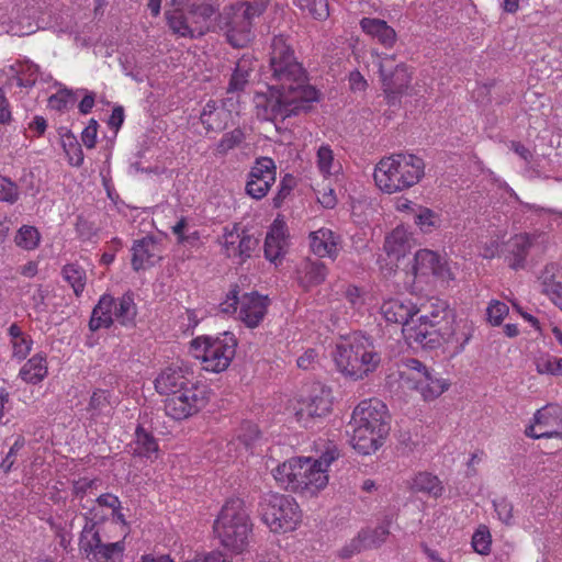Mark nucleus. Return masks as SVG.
I'll list each match as a JSON object with an SVG mask.
<instances>
[{
	"mask_svg": "<svg viewBox=\"0 0 562 562\" xmlns=\"http://www.w3.org/2000/svg\"><path fill=\"white\" fill-rule=\"evenodd\" d=\"M269 67L276 83L270 87L269 94L257 97V105L262 108L263 117L284 120L306 112L310 103L317 99V91L306 83L305 71L282 35L272 40Z\"/></svg>",
	"mask_w": 562,
	"mask_h": 562,
	"instance_id": "obj_1",
	"label": "nucleus"
},
{
	"mask_svg": "<svg viewBox=\"0 0 562 562\" xmlns=\"http://www.w3.org/2000/svg\"><path fill=\"white\" fill-rule=\"evenodd\" d=\"M425 173V164L413 154H393L382 158L374 169V181L385 193H395L417 184Z\"/></svg>",
	"mask_w": 562,
	"mask_h": 562,
	"instance_id": "obj_2",
	"label": "nucleus"
},
{
	"mask_svg": "<svg viewBox=\"0 0 562 562\" xmlns=\"http://www.w3.org/2000/svg\"><path fill=\"white\" fill-rule=\"evenodd\" d=\"M213 528L223 547L235 553L243 552L249 543L252 531L244 501L240 498L228 499L223 505Z\"/></svg>",
	"mask_w": 562,
	"mask_h": 562,
	"instance_id": "obj_3",
	"label": "nucleus"
},
{
	"mask_svg": "<svg viewBox=\"0 0 562 562\" xmlns=\"http://www.w3.org/2000/svg\"><path fill=\"white\" fill-rule=\"evenodd\" d=\"M334 361L340 372L359 380L376 369L381 357L370 337L355 334L348 342L336 346Z\"/></svg>",
	"mask_w": 562,
	"mask_h": 562,
	"instance_id": "obj_4",
	"label": "nucleus"
},
{
	"mask_svg": "<svg viewBox=\"0 0 562 562\" xmlns=\"http://www.w3.org/2000/svg\"><path fill=\"white\" fill-rule=\"evenodd\" d=\"M273 477L284 490L313 496L328 483L324 469L312 458H292L273 470Z\"/></svg>",
	"mask_w": 562,
	"mask_h": 562,
	"instance_id": "obj_5",
	"label": "nucleus"
},
{
	"mask_svg": "<svg viewBox=\"0 0 562 562\" xmlns=\"http://www.w3.org/2000/svg\"><path fill=\"white\" fill-rule=\"evenodd\" d=\"M262 14V5L244 1L218 13L216 26L225 31L228 43L234 47H245L252 38V20Z\"/></svg>",
	"mask_w": 562,
	"mask_h": 562,
	"instance_id": "obj_6",
	"label": "nucleus"
},
{
	"mask_svg": "<svg viewBox=\"0 0 562 562\" xmlns=\"http://www.w3.org/2000/svg\"><path fill=\"white\" fill-rule=\"evenodd\" d=\"M237 339L232 333L218 336H202L192 340L191 348L196 359H201L202 368L210 372L226 370L235 357Z\"/></svg>",
	"mask_w": 562,
	"mask_h": 562,
	"instance_id": "obj_7",
	"label": "nucleus"
},
{
	"mask_svg": "<svg viewBox=\"0 0 562 562\" xmlns=\"http://www.w3.org/2000/svg\"><path fill=\"white\" fill-rule=\"evenodd\" d=\"M262 521L273 532H286L295 529L301 520V510L295 499L279 493H266L259 502Z\"/></svg>",
	"mask_w": 562,
	"mask_h": 562,
	"instance_id": "obj_8",
	"label": "nucleus"
},
{
	"mask_svg": "<svg viewBox=\"0 0 562 562\" xmlns=\"http://www.w3.org/2000/svg\"><path fill=\"white\" fill-rule=\"evenodd\" d=\"M269 306V299L258 292L244 293L238 296V286L235 285L220 304L225 314H237L247 327L256 328L263 321Z\"/></svg>",
	"mask_w": 562,
	"mask_h": 562,
	"instance_id": "obj_9",
	"label": "nucleus"
},
{
	"mask_svg": "<svg viewBox=\"0 0 562 562\" xmlns=\"http://www.w3.org/2000/svg\"><path fill=\"white\" fill-rule=\"evenodd\" d=\"M125 546L123 541L108 542L99 525L87 520L79 538V551L90 562H121Z\"/></svg>",
	"mask_w": 562,
	"mask_h": 562,
	"instance_id": "obj_10",
	"label": "nucleus"
},
{
	"mask_svg": "<svg viewBox=\"0 0 562 562\" xmlns=\"http://www.w3.org/2000/svg\"><path fill=\"white\" fill-rule=\"evenodd\" d=\"M400 375L404 385L418 391L426 401L438 397L447 389L445 380L435 376L415 358L403 360Z\"/></svg>",
	"mask_w": 562,
	"mask_h": 562,
	"instance_id": "obj_11",
	"label": "nucleus"
},
{
	"mask_svg": "<svg viewBox=\"0 0 562 562\" xmlns=\"http://www.w3.org/2000/svg\"><path fill=\"white\" fill-rule=\"evenodd\" d=\"M210 391L205 384L191 382L180 392L165 400V412L173 419H186L206 406Z\"/></svg>",
	"mask_w": 562,
	"mask_h": 562,
	"instance_id": "obj_12",
	"label": "nucleus"
},
{
	"mask_svg": "<svg viewBox=\"0 0 562 562\" xmlns=\"http://www.w3.org/2000/svg\"><path fill=\"white\" fill-rule=\"evenodd\" d=\"M376 65L382 81L383 91L386 94L387 102L395 104L398 95L408 87L411 75L404 63L393 65L395 55L375 54Z\"/></svg>",
	"mask_w": 562,
	"mask_h": 562,
	"instance_id": "obj_13",
	"label": "nucleus"
},
{
	"mask_svg": "<svg viewBox=\"0 0 562 562\" xmlns=\"http://www.w3.org/2000/svg\"><path fill=\"white\" fill-rule=\"evenodd\" d=\"M526 436L540 438H562V406L548 404L533 415V424L525 430Z\"/></svg>",
	"mask_w": 562,
	"mask_h": 562,
	"instance_id": "obj_14",
	"label": "nucleus"
},
{
	"mask_svg": "<svg viewBox=\"0 0 562 562\" xmlns=\"http://www.w3.org/2000/svg\"><path fill=\"white\" fill-rule=\"evenodd\" d=\"M276 169L272 158H257L248 173L246 193L256 200L265 198L276 181Z\"/></svg>",
	"mask_w": 562,
	"mask_h": 562,
	"instance_id": "obj_15",
	"label": "nucleus"
},
{
	"mask_svg": "<svg viewBox=\"0 0 562 562\" xmlns=\"http://www.w3.org/2000/svg\"><path fill=\"white\" fill-rule=\"evenodd\" d=\"M386 406L376 398L364 400L353 409L351 423L366 425L373 430L389 434Z\"/></svg>",
	"mask_w": 562,
	"mask_h": 562,
	"instance_id": "obj_16",
	"label": "nucleus"
},
{
	"mask_svg": "<svg viewBox=\"0 0 562 562\" xmlns=\"http://www.w3.org/2000/svg\"><path fill=\"white\" fill-rule=\"evenodd\" d=\"M413 270L415 274L429 276L432 274L442 281L454 279V274L448 261L428 249H420L415 254Z\"/></svg>",
	"mask_w": 562,
	"mask_h": 562,
	"instance_id": "obj_17",
	"label": "nucleus"
},
{
	"mask_svg": "<svg viewBox=\"0 0 562 562\" xmlns=\"http://www.w3.org/2000/svg\"><path fill=\"white\" fill-rule=\"evenodd\" d=\"M351 428L350 445L361 454L375 452L383 443L387 434L381 432V429L373 430L366 425L349 423Z\"/></svg>",
	"mask_w": 562,
	"mask_h": 562,
	"instance_id": "obj_18",
	"label": "nucleus"
},
{
	"mask_svg": "<svg viewBox=\"0 0 562 562\" xmlns=\"http://www.w3.org/2000/svg\"><path fill=\"white\" fill-rule=\"evenodd\" d=\"M173 8L166 11V20L173 34L180 37L195 38L205 35V32L195 30L193 21H196L192 14L184 10V5L173 3Z\"/></svg>",
	"mask_w": 562,
	"mask_h": 562,
	"instance_id": "obj_19",
	"label": "nucleus"
},
{
	"mask_svg": "<svg viewBox=\"0 0 562 562\" xmlns=\"http://www.w3.org/2000/svg\"><path fill=\"white\" fill-rule=\"evenodd\" d=\"M418 308L409 300L390 299L381 305V314L387 323L402 326L405 335V328L412 327L409 321L416 315Z\"/></svg>",
	"mask_w": 562,
	"mask_h": 562,
	"instance_id": "obj_20",
	"label": "nucleus"
},
{
	"mask_svg": "<svg viewBox=\"0 0 562 562\" xmlns=\"http://www.w3.org/2000/svg\"><path fill=\"white\" fill-rule=\"evenodd\" d=\"M173 3L184 5V10L192 14L196 21H193L195 30L207 33L210 20L220 10L218 0H172Z\"/></svg>",
	"mask_w": 562,
	"mask_h": 562,
	"instance_id": "obj_21",
	"label": "nucleus"
},
{
	"mask_svg": "<svg viewBox=\"0 0 562 562\" xmlns=\"http://www.w3.org/2000/svg\"><path fill=\"white\" fill-rule=\"evenodd\" d=\"M132 251V267L135 271L153 267L161 259L160 245L153 237L135 240Z\"/></svg>",
	"mask_w": 562,
	"mask_h": 562,
	"instance_id": "obj_22",
	"label": "nucleus"
},
{
	"mask_svg": "<svg viewBox=\"0 0 562 562\" xmlns=\"http://www.w3.org/2000/svg\"><path fill=\"white\" fill-rule=\"evenodd\" d=\"M533 236L525 233L517 234L505 243V260L512 269L518 270L525 268L526 259L533 245Z\"/></svg>",
	"mask_w": 562,
	"mask_h": 562,
	"instance_id": "obj_23",
	"label": "nucleus"
},
{
	"mask_svg": "<svg viewBox=\"0 0 562 562\" xmlns=\"http://www.w3.org/2000/svg\"><path fill=\"white\" fill-rule=\"evenodd\" d=\"M188 371L181 367H168L156 378L155 389L159 394L171 397L192 381L187 376Z\"/></svg>",
	"mask_w": 562,
	"mask_h": 562,
	"instance_id": "obj_24",
	"label": "nucleus"
},
{
	"mask_svg": "<svg viewBox=\"0 0 562 562\" xmlns=\"http://www.w3.org/2000/svg\"><path fill=\"white\" fill-rule=\"evenodd\" d=\"M438 321H423L419 318L417 325L405 328V337L424 348L439 347Z\"/></svg>",
	"mask_w": 562,
	"mask_h": 562,
	"instance_id": "obj_25",
	"label": "nucleus"
},
{
	"mask_svg": "<svg viewBox=\"0 0 562 562\" xmlns=\"http://www.w3.org/2000/svg\"><path fill=\"white\" fill-rule=\"evenodd\" d=\"M286 226L284 222L274 220L265 239V257L273 262L284 256L286 250Z\"/></svg>",
	"mask_w": 562,
	"mask_h": 562,
	"instance_id": "obj_26",
	"label": "nucleus"
},
{
	"mask_svg": "<svg viewBox=\"0 0 562 562\" xmlns=\"http://www.w3.org/2000/svg\"><path fill=\"white\" fill-rule=\"evenodd\" d=\"M414 246L413 235L404 226H397L385 237L383 249L389 257L398 260L405 257Z\"/></svg>",
	"mask_w": 562,
	"mask_h": 562,
	"instance_id": "obj_27",
	"label": "nucleus"
},
{
	"mask_svg": "<svg viewBox=\"0 0 562 562\" xmlns=\"http://www.w3.org/2000/svg\"><path fill=\"white\" fill-rule=\"evenodd\" d=\"M361 30L372 38H375L386 48L396 43V32L386 21L376 18H363L360 20Z\"/></svg>",
	"mask_w": 562,
	"mask_h": 562,
	"instance_id": "obj_28",
	"label": "nucleus"
},
{
	"mask_svg": "<svg viewBox=\"0 0 562 562\" xmlns=\"http://www.w3.org/2000/svg\"><path fill=\"white\" fill-rule=\"evenodd\" d=\"M327 272L326 265L321 260L305 259L297 267V281L302 288L308 290L323 283Z\"/></svg>",
	"mask_w": 562,
	"mask_h": 562,
	"instance_id": "obj_29",
	"label": "nucleus"
},
{
	"mask_svg": "<svg viewBox=\"0 0 562 562\" xmlns=\"http://www.w3.org/2000/svg\"><path fill=\"white\" fill-rule=\"evenodd\" d=\"M310 247L318 257L335 258L338 254V236L329 228H319L310 234Z\"/></svg>",
	"mask_w": 562,
	"mask_h": 562,
	"instance_id": "obj_30",
	"label": "nucleus"
},
{
	"mask_svg": "<svg viewBox=\"0 0 562 562\" xmlns=\"http://www.w3.org/2000/svg\"><path fill=\"white\" fill-rule=\"evenodd\" d=\"M330 392L321 387L318 392L313 394L310 400L304 404V407L296 412L299 420L304 417H323L326 416L331 409Z\"/></svg>",
	"mask_w": 562,
	"mask_h": 562,
	"instance_id": "obj_31",
	"label": "nucleus"
},
{
	"mask_svg": "<svg viewBox=\"0 0 562 562\" xmlns=\"http://www.w3.org/2000/svg\"><path fill=\"white\" fill-rule=\"evenodd\" d=\"M48 374L46 356L44 353H35L20 369L19 378L29 384L41 383Z\"/></svg>",
	"mask_w": 562,
	"mask_h": 562,
	"instance_id": "obj_32",
	"label": "nucleus"
},
{
	"mask_svg": "<svg viewBox=\"0 0 562 562\" xmlns=\"http://www.w3.org/2000/svg\"><path fill=\"white\" fill-rule=\"evenodd\" d=\"M113 305L114 297L111 295L101 296L89 321L90 330L97 331L100 328H109L113 324Z\"/></svg>",
	"mask_w": 562,
	"mask_h": 562,
	"instance_id": "obj_33",
	"label": "nucleus"
},
{
	"mask_svg": "<svg viewBox=\"0 0 562 562\" xmlns=\"http://www.w3.org/2000/svg\"><path fill=\"white\" fill-rule=\"evenodd\" d=\"M133 453L138 457L151 459L157 457L158 442L151 432L147 431L142 426L135 429V439L131 443Z\"/></svg>",
	"mask_w": 562,
	"mask_h": 562,
	"instance_id": "obj_34",
	"label": "nucleus"
},
{
	"mask_svg": "<svg viewBox=\"0 0 562 562\" xmlns=\"http://www.w3.org/2000/svg\"><path fill=\"white\" fill-rule=\"evenodd\" d=\"M113 317L122 325L134 323L137 308L134 303V295L131 292L123 294L119 300L114 299Z\"/></svg>",
	"mask_w": 562,
	"mask_h": 562,
	"instance_id": "obj_35",
	"label": "nucleus"
},
{
	"mask_svg": "<svg viewBox=\"0 0 562 562\" xmlns=\"http://www.w3.org/2000/svg\"><path fill=\"white\" fill-rule=\"evenodd\" d=\"M473 324L467 319L456 321L448 346L453 353L461 352L473 336Z\"/></svg>",
	"mask_w": 562,
	"mask_h": 562,
	"instance_id": "obj_36",
	"label": "nucleus"
},
{
	"mask_svg": "<svg viewBox=\"0 0 562 562\" xmlns=\"http://www.w3.org/2000/svg\"><path fill=\"white\" fill-rule=\"evenodd\" d=\"M412 490L437 498L442 495L443 486L436 475L428 472H420L414 477Z\"/></svg>",
	"mask_w": 562,
	"mask_h": 562,
	"instance_id": "obj_37",
	"label": "nucleus"
},
{
	"mask_svg": "<svg viewBox=\"0 0 562 562\" xmlns=\"http://www.w3.org/2000/svg\"><path fill=\"white\" fill-rule=\"evenodd\" d=\"M224 115V110L217 105L216 101L210 100L203 106L200 120L206 131H220L223 128Z\"/></svg>",
	"mask_w": 562,
	"mask_h": 562,
	"instance_id": "obj_38",
	"label": "nucleus"
},
{
	"mask_svg": "<svg viewBox=\"0 0 562 562\" xmlns=\"http://www.w3.org/2000/svg\"><path fill=\"white\" fill-rule=\"evenodd\" d=\"M251 68V60L248 58H241L237 61L234 72L231 77L227 92L243 91L249 81Z\"/></svg>",
	"mask_w": 562,
	"mask_h": 562,
	"instance_id": "obj_39",
	"label": "nucleus"
},
{
	"mask_svg": "<svg viewBox=\"0 0 562 562\" xmlns=\"http://www.w3.org/2000/svg\"><path fill=\"white\" fill-rule=\"evenodd\" d=\"M392 519L386 517L379 526L375 528H367L362 529L360 532L364 536L363 540L368 549L379 548L382 546L389 535H390V526Z\"/></svg>",
	"mask_w": 562,
	"mask_h": 562,
	"instance_id": "obj_40",
	"label": "nucleus"
},
{
	"mask_svg": "<svg viewBox=\"0 0 562 562\" xmlns=\"http://www.w3.org/2000/svg\"><path fill=\"white\" fill-rule=\"evenodd\" d=\"M293 4L317 21H324L329 16L328 0H293Z\"/></svg>",
	"mask_w": 562,
	"mask_h": 562,
	"instance_id": "obj_41",
	"label": "nucleus"
},
{
	"mask_svg": "<svg viewBox=\"0 0 562 562\" xmlns=\"http://www.w3.org/2000/svg\"><path fill=\"white\" fill-rule=\"evenodd\" d=\"M61 146L71 166L80 167L83 162V151L77 137L71 132L61 135Z\"/></svg>",
	"mask_w": 562,
	"mask_h": 562,
	"instance_id": "obj_42",
	"label": "nucleus"
},
{
	"mask_svg": "<svg viewBox=\"0 0 562 562\" xmlns=\"http://www.w3.org/2000/svg\"><path fill=\"white\" fill-rule=\"evenodd\" d=\"M536 371L539 374L562 376V358L550 353H541L535 358Z\"/></svg>",
	"mask_w": 562,
	"mask_h": 562,
	"instance_id": "obj_43",
	"label": "nucleus"
},
{
	"mask_svg": "<svg viewBox=\"0 0 562 562\" xmlns=\"http://www.w3.org/2000/svg\"><path fill=\"white\" fill-rule=\"evenodd\" d=\"M64 279L71 285L76 296H80L86 286V271L76 263H68L63 268Z\"/></svg>",
	"mask_w": 562,
	"mask_h": 562,
	"instance_id": "obj_44",
	"label": "nucleus"
},
{
	"mask_svg": "<svg viewBox=\"0 0 562 562\" xmlns=\"http://www.w3.org/2000/svg\"><path fill=\"white\" fill-rule=\"evenodd\" d=\"M117 404V398L105 390H97L92 393L89 402V409L93 414H106Z\"/></svg>",
	"mask_w": 562,
	"mask_h": 562,
	"instance_id": "obj_45",
	"label": "nucleus"
},
{
	"mask_svg": "<svg viewBox=\"0 0 562 562\" xmlns=\"http://www.w3.org/2000/svg\"><path fill=\"white\" fill-rule=\"evenodd\" d=\"M14 241L18 247L25 250H34L41 241V234L36 227L23 225L18 231Z\"/></svg>",
	"mask_w": 562,
	"mask_h": 562,
	"instance_id": "obj_46",
	"label": "nucleus"
},
{
	"mask_svg": "<svg viewBox=\"0 0 562 562\" xmlns=\"http://www.w3.org/2000/svg\"><path fill=\"white\" fill-rule=\"evenodd\" d=\"M76 102V95L71 90L66 88L58 90L55 94L48 99V105L50 109L57 111H65L72 106Z\"/></svg>",
	"mask_w": 562,
	"mask_h": 562,
	"instance_id": "obj_47",
	"label": "nucleus"
},
{
	"mask_svg": "<svg viewBox=\"0 0 562 562\" xmlns=\"http://www.w3.org/2000/svg\"><path fill=\"white\" fill-rule=\"evenodd\" d=\"M20 199L18 184L10 178L0 175V201L14 204Z\"/></svg>",
	"mask_w": 562,
	"mask_h": 562,
	"instance_id": "obj_48",
	"label": "nucleus"
},
{
	"mask_svg": "<svg viewBox=\"0 0 562 562\" xmlns=\"http://www.w3.org/2000/svg\"><path fill=\"white\" fill-rule=\"evenodd\" d=\"M508 312L509 308L504 302L492 300L486 308V319L492 326H498Z\"/></svg>",
	"mask_w": 562,
	"mask_h": 562,
	"instance_id": "obj_49",
	"label": "nucleus"
},
{
	"mask_svg": "<svg viewBox=\"0 0 562 562\" xmlns=\"http://www.w3.org/2000/svg\"><path fill=\"white\" fill-rule=\"evenodd\" d=\"M244 140V133L239 128L225 133L216 146V151L225 155L228 150L235 148Z\"/></svg>",
	"mask_w": 562,
	"mask_h": 562,
	"instance_id": "obj_50",
	"label": "nucleus"
},
{
	"mask_svg": "<svg viewBox=\"0 0 562 562\" xmlns=\"http://www.w3.org/2000/svg\"><path fill=\"white\" fill-rule=\"evenodd\" d=\"M419 212L415 216V224L424 233L431 232L437 226L438 216L428 207L419 206Z\"/></svg>",
	"mask_w": 562,
	"mask_h": 562,
	"instance_id": "obj_51",
	"label": "nucleus"
},
{
	"mask_svg": "<svg viewBox=\"0 0 562 562\" xmlns=\"http://www.w3.org/2000/svg\"><path fill=\"white\" fill-rule=\"evenodd\" d=\"M317 167L324 176L334 173V153L328 145H322L317 150Z\"/></svg>",
	"mask_w": 562,
	"mask_h": 562,
	"instance_id": "obj_52",
	"label": "nucleus"
},
{
	"mask_svg": "<svg viewBox=\"0 0 562 562\" xmlns=\"http://www.w3.org/2000/svg\"><path fill=\"white\" fill-rule=\"evenodd\" d=\"M472 547L480 554H487L491 550V533L486 527H480L472 537Z\"/></svg>",
	"mask_w": 562,
	"mask_h": 562,
	"instance_id": "obj_53",
	"label": "nucleus"
},
{
	"mask_svg": "<svg viewBox=\"0 0 562 562\" xmlns=\"http://www.w3.org/2000/svg\"><path fill=\"white\" fill-rule=\"evenodd\" d=\"M493 505L498 519L506 526H512L514 524L513 504L506 498L502 497L495 499Z\"/></svg>",
	"mask_w": 562,
	"mask_h": 562,
	"instance_id": "obj_54",
	"label": "nucleus"
},
{
	"mask_svg": "<svg viewBox=\"0 0 562 562\" xmlns=\"http://www.w3.org/2000/svg\"><path fill=\"white\" fill-rule=\"evenodd\" d=\"M238 239L239 232L236 226L232 231H225L223 234L221 243L227 257H238Z\"/></svg>",
	"mask_w": 562,
	"mask_h": 562,
	"instance_id": "obj_55",
	"label": "nucleus"
},
{
	"mask_svg": "<svg viewBox=\"0 0 562 562\" xmlns=\"http://www.w3.org/2000/svg\"><path fill=\"white\" fill-rule=\"evenodd\" d=\"M258 240L249 234H246L244 231L239 233L238 239V258L240 262H244L247 258L251 256V252L257 247Z\"/></svg>",
	"mask_w": 562,
	"mask_h": 562,
	"instance_id": "obj_56",
	"label": "nucleus"
},
{
	"mask_svg": "<svg viewBox=\"0 0 562 562\" xmlns=\"http://www.w3.org/2000/svg\"><path fill=\"white\" fill-rule=\"evenodd\" d=\"M12 358L19 361L24 360L32 350L33 339L31 336L25 335L20 339L11 341Z\"/></svg>",
	"mask_w": 562,
	"mask_h": 562,
	"instance_id": "obj_57",
	"label": "nucleus"
},
{
	"mask_svg": "<svg viewBox=\"0 0 562 562\" xmlns=\"http://www.w3.org/2000/svg\"><path fill=\"white\" fill-rule=\"evenodd\" d=\"M295 184L294 177L285 175V177L279 183V190L273 196L272 202L274 207H280L288 195L291 193Z\"/></svg>",
	"mask_w": 562,
	"mask_h": 562,
	"instance_id": "obj_58",
	"label": "nucleus"
},
{
	"mask_svg": "<svg viewBox=\"0 0 562 562\" xmlns=\"http://www.w3.org/2000/svg\"><path fill=\"white\" fill-rule=\"evenodd\" d=\"M363 538L364 536L359 531L358 535L350 540V542L341 548L339 557L342 559H348L363 550H367L368 548Z\"/></svg>",
	"mask_w": 562,
	"mask_h": 562,
	"instance_id": "obj_59",
	"label": "nucleus"
},
{
	"mask_svg": "<svg viewBox=\"0 0 562 562\" xmlns=\"http://www.w3.org/2000/svg\"><path fill=\"white\" fill-rule=\"evenodd\" d=\"M259 435L260 431L257 425L247 422L241 425L238 434V439L246 446V448H249L259 438Z\"/></svg>",
	"mask_w": 562,
	"mask_h": 562,
	"instance_id": "obj_60",
	"label": "nucleus"
},
{
	"mask_svg": "<svg viewBox=\"0 0 562 562\" xmlns=\"http://www.w3.org/2000/svg\"><path fill=\"white\" fill-rule=\"evenodd\" d=\"M25 439L23 436H18L14 443L10 448L9 452L7 453L5 458L1 462L2 470L8 473L11 471L14 462H15V456L16 453L24 447Z\"/></svg>",
	"mask_w": 562,
	"mask_h": 562,
	"instance_id": "obj_61",
	"label": "nucleus"
},
{
	"mask_svg": "<svg viewBox=\"0 0 562 562\" xmlns=\"http://www.w3.org/2000/svg\"><path fill=\"white\" fill-rule=\"evenodd\" d=\"M339 457V451L337 447L333 443H329L325 451L318 459H313V462L317 464L318 469H324L325 474H327V468Z\"/></svg>",
	"mask_w": 562,
	"mask_h": 562,
	"instance_id": "obj_62",
	"label": "nucleus"
},
{
	"mask_svg": "<svg viewBox=\"0 0 562 562\" xmlns=\"http://www.w3.org/2000/svg\"><path fill=\"white\" fill-rule=\"evenodd\" d=\"M98 485V480L81 477L74 482L72 494L80 501Z\"/></svg>",
	"mask_w": 562,
	"mask_h": 562,
	"instance_id": "obj_63",
	"label": "nucleus"
},
{
	"mask_svg": "<svg viewBox=\"0 0 562 562\" xmlns=\"http://www.w3.org/2000/svg\"><path fill=\"white\" fill-rule=\"evenodd\" d=\"M98 122L91 119L81 133V140L87 148H93L97 143Z\"/></svg>",
	"mask_w": 562,
	"mask_h": 562,
	"instance_id": "obj_64",
	"label": "nucleus"
}]
</instances>
